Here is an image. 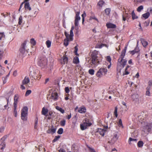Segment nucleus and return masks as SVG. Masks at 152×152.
Wrapping results in <instances>:
<instances>
[{
  "instance_id": "obj_1",
  "label": "nucleus",
  "mask_w": 152,
  "mask_h": 152,
  "mask_svg": "<svg viewBox=\"0 0 152 152\" xmlns=\"http://www.w3.org/2000/svg\"><path fill=\"white\" fill-rule=\"evenodd\" d=\"M126 50V47H125V48L122 50L119 58L118 59L117 68L120 71L124 67L127 63V61L126 59H124L125 55Z\"/></svg>"
},
{
  "instance_id": "obj_2",
  "label": "nucleus",
  "mask_w": 152,
  "mask_h": 152,
  "mask_svg": "<svg viewBox=\"0 0 152 152\" xmlns=\"http://www.w3.org/2000/svg\"><path fill=\"white\" fill-rule=\"evenodd\" d=\"M27 43L26 41H24L21 45L19 49L20 55L23 57H25L28 52L29 49Z\"/></svg>"
},
{
  "instance_id": "obj_3",
  "label": "nucleus",
  "mask_w": 152,
  "mask_h": 152,
  "mask_svg": "<svg viewBox=\"0 0 152 152\" xmlns=\"http://www.w3.org/2000/svg\"><path fill=\"white\" fill-rule=\"evenodd\" d=\"M98 54V51L96 50L93 51L92 53L91 59L92 63L94 65H97L99 64L100 61L97 56Z\"/></svg>"
},
{
  "instance_id": "obj_4",
  "label": "nucleus",
  "mask_w": 152,
  "mask_h": 152,
  "mask_svg": "<svg viewBox=\"0 0 152 152\" xmlns=\"http://www.w3.org/2000/svg\"><path fill=\"white\" fill-rule=\"evenodd\" d=\"M48 60L47 58L44 56H40L39 60L38 62V65L42 68H45L47 67Z\"/></svg>"
},
{
  "instance_id": "obj_5",
  "label": "nucleus",
  "mask_w": 152,
  "mask_h": 152,
  "mask_svg": "<svg viewBox=\"0 0 152 152\" xmlns=\"http://www.w3.org/2000/svg\"><path fill=\"white\" fill-rule=\"evenodd\" d=\"M30 75L36 80H39L41 77L40 71L37 69L30 71Z\"/></svg>"
},
{
  "instance_id": "obj_6",
  "label": "nucleus",
  "mask_w": 152,
  "mask_h": 152,
  "mask_svg": "<svg viewBox=\"0 0 152 152\" xmlns=\"http://www.w3.org/2000/svg\"><path fill=\"white\" fill-rule=\"evenodd\" d=\"M28 110V108L26 106L24 107L21 110V118L24 121L27 120Z\"/></svg>"
},
{
  "instance_id": "obj_7",
  "label": "nucleus",
  "mask_w": 152,
  "mask_h": 152,
  "mask_svg": "<svg viewBox=\"0 0 152 152\" xmlns=\"http://www.w3.org/2000/svg\"><path fill=\"white\" fill-rule=\"evenodd\" d=\"M118 136L117 133L115 134L112 139L111 140V141L110 142L109 141L108 142V143L111 144H113L118 140Z\"/></svg>"
},
{
  "instance_id": "obj_8",
  "label": "nucleus",
  "mask_w": 152,
  "mask_h": 152,
  "mask_svg": "<svg viewBox=\"0 0 152 152\" xmlns=\"http://www.w3.org/2000/svg\"><path fill=\"white\" fill-rule=\"evenodd\" d=\"M5 47L3 45H0V59H1L3 57L4 51L5 50Z\"/></svg>"
},
{
  "instance_id": "obj_9",
  "label": "nucleus",
  "mask_w": 152,
  "mask_h": 152,
  "mask_svg": "<svg viewBox=\"0 0 152 152\" xmlns=\"http://www.w3.org/2000/svg\"><path fill=\"white\" fill-rule=\"evenodd\" d=\"M19 98V96L18 94L15 95L14 99V106H17V104L18 102Z\"/></svg>"
},
{
  "instance_id": "obj_10",
  "label": "nucleus",
  "mask_w": 152,
  "mask_h": 152,
  "mask_svg": "<svg viewBox=\"0 0 152 152\" xmlns=\"http://www.w3.org/2000/svg\"><path fill=\"white\" fill-rule=\"evenodd\" d=\"M68 60V58L66 56H63L61 59V64H64L67 62Z\"/></svg>"
},
{
  "instance_id": "obj_11",
  "label": "nucleus",
  "mask_w": 152,
  "mask_h": 152,
  "mask_svg": "<svg viewBox=\"0 0 152 152\" xmlns=\"http://www.w3.org/2000/svg\"><path fill=\"white\" fill-rule=\"evenodd\" d=\"M140 40L144 48H146L148 45V42L144 39L140 38Z\"/></svg>"
},
{
  "instance_id": "obj_12",
  "label": "nucleus",
  "mask_w": 152,
  "mask_h": 152,
  "mask_svg": "<svg viewBox=\"0 0 152 152\" xmlns=\"http://www.w3.org/2000/svg\"><path fill=\"white\" fill-rule=\"evenodd\" d=\"M106 130L104 129L98 128L96 132L99 133L102 136L104 135Z\"/></svg>"
},
{
  "instance_id": "obj_13",
  "label": "nucleus",
  "mask_w": 152,
  "mask_h": 152,
  "mask_svg": "<svg viewBox=\"0 0 152 152\" xmlns=\"http://www.w3.org/2000/svg\"><path fill=\"white\" fill-rule=\"evenodd\" d=\"M130 66L128 65L126 67L125 71L123 72V75L124 76L126 75H127L129 74L130 70L129 69L130 68Z\"/></svg>"
},
{
  "instance_id": "obj_14",
  "label": "nucleus",
  "mask_w": 152,
  "mask_h": 152,
  "mask_svg": "<svg viewBox=\"0 0 152 152\" xmlns=\"http://www.w3.org/2000/svg\"><path fill=\"white\" fill-rule=\"evenodd\" d=\"M51 98L55 100H57L58 98V94L56 92H53L51 95Z\"/></svg>"
},
{
  "instance_id": "obj_15",
  "label": "nucleus",
  "mask_w": 152,
  "mask_h": 152,
  "mask_svg": "<svg viewBox=\"0 0 152 152\" xmlns=\"http://www.w3.org/2000/svg\"><path fill=\"white\" fill-rule=\"evenodd\" d=\"M48 110L47 108L43 107L42 108L41 113L42 115H45L46 116H48V115H47V114L48 112Z\"/></svg>"
},
{
  "instance_id": "obj_16",
  "label": "nucleus",
  "mask_w": 152,
  "mask_h": 152,
  "mask_svg": "<svg viewBox=\"0 0 152 152\" xmlns=\"http://www.w3.org/2000/svg\"><path fill=\"white\" fill-rule=\"evenodd\" d=\"M106 26L108 28H116L115 25L111 23H107L106 24Z\"/></svg>"
},
{
  "instance_id": "obj_17",
  "label": "nucleus",
  "mask_w": 152,
  "mask_h": 152,
  "mask_svg": "<svg viewBox=\"0 0 152 152\" xmlns=\"http://www.w3.org/2000/svg\"><path fill=\"white\" fill-rule=\"evenodd\" d=\"M30 82V80L28 77H25L23 80L22 82L23 85L27 84Z\"/></svg>"
},
{
  "instance_id": "obj_18",
  "label": "nucleus",
  "mask_w": 152,
  "mask_h": 152,
  "mask_svg": "<svg viewBox=\"0 0 152 152\" xmlns=\"http://www.w3.org/2000/svg\"><path fill=\"white\" fill-rule=\"evenodd\" d=\"M86 111V109L84 107H80L78 110V112L81 113H85Z\"/></svg>"
},
{
  "instance_id": "obj_19",
  "label": "nucleus",
  "mask_w": 152,
  "mask_h": 152,
  "mask_svg": "<svg viewBox=\"0 0 152 152\" xmlns=\"http://www.w3.org/2000/svg\"><path fill=\"white\" fill-rule=\"evenodd\" d=\"M150 13L149 12L142 15L141 18H143L145 19H147L150 16Z\"/></svg>"
},
{
  "instance_id": "obj_20",
  "label": "nucleus",
  "mask_w": 152,
  "mask_h": 152,
  "mask_svg": "<svg viewBox=\"0 0 152 152\" xmlns=\"http://www.w3.org/2000/svg\"><path fill=\"white\" fill-rule=\"evenodd\" d=\"M145 128L147 130V131L148 132H149L151 128V124L148 123L144 126Z\"/></svg>"
},
{
  "instance_id": "obj_21",
  "label": "nucleus",
  "mask_w": 152,
  "mask_h": 152,
  "mask_svg": "<svg viewBox=\"0 0 152 152\" xmlns=\"http://www.w3.org/2000/svg\"><path fill=\"white\" fill-rule=\"evenodd\" d=\"M139 51L138 48H136L134 50L130 51V54L132 55H134L136 53H137Z\"/></svg>"
},
{
  "instance_id": "obj_22",
  "label": "nucleus",
  "mask_w": 152,
  "mask_h": 152,
  "mask_svg": "<svg viewBox=\"0 0 152 152\" xmlns=\"http://www.w3.org/2000/svg\"><path fill=\"white\" fill-rule=\"evenodd\" d=\"M101 72L102 73L103 75H105L106 74L107 70L106 69V68H102L99 69V70H101Z\"/></svg>"
},
{
  "instance_id": "obj_23",
  "label": "nucleus",
  "mask_w": 152,
  "mask_h": 152,
  "mask_svg": "<svg viewBox=\"0 0 152 152\" xmlns=\"http://www.w3.org/2000/svg\"><path fill=\"white\" fill-rule=\"evenodd\" d=\"M79 14L80 12H76L75 20L79 21L80 20V18L79 16Z\"/></svg>"
},
{
  "instance_id": "obj_24",
  "label": "nucleus",
  "mask_w": 152,
  "mask_h": 152,
  "mask_svg": "<svg viewBox=\"0 0 152 152\" xmlns=\"http://www.w3.org/2000/svg\"><path fill=\"white\" fill-rule=\"evenodd\" d=\"M73 62L75 64H78L79 63V60L78 57L76 56L74 58L73 60Z\"/></svg>"
},
{
  "instance_id": "obj_25",
  "label": "nucleus",
  "mask_w": 152,
  "mask_h": 152,
  "mask_svg": "<svg viewBox=\"0 0 152 152\" xmlns=\"http://www.w3.org/2000/svg\"><path fill=\"white\" fill-rule=\"evenodd\" d=\"M101 70H99L97 72L96 74V76L97 77L100 78L102 77L103 75L102 73L101 72Z\"/></svg>"
},
{
  "instance_id": "obj_26",
  "label": "nucleus",
  "mask_w": 152,
  "mask_h": 152,
  "mask_svg": "<svg viewBox=\"0 0 152 152\" xmlns=\"http://www.w3.org/2000/svg\"><path fill=\"white\" fill-rule=\"evenodd\" d=\"M24 7L26 9H28L29 10H31V7L29 6V3L28 2H26L25 3Z\"/></svg>"
},
{
  "instance_id": "obj_27",
  "label": "nucleus",
  "mask_w": 152,
  "mask_h": 152,
  "mask_svg": "<svg viewBox=\"0 0 152 152\" xmlns=\"http://www.w3.org/2000/svg\"><path fill=\"white\" fill-rule=\"evenodd\" d=\"M1 15L2 16H3L4 18L8 17V16H10V13L9 12H6L4 13H1Z\"/></svg>"
},
{
  "instance_id": "obj_28",
  "label": "nucleus",
  "mask_w": 152,
  "mask_h": 152,
  "mask_svg": "<svg viewBox=\"0 0 152 152\" xmlns=\"http://www.w3.org/2000/svg\"><path fill=\"white\" fill-rule=\"evenodd\" d=\"M38 118H36L35 119L34 123V128L35 129H37L38 127Z\"/></svg>"
},
{
  "instance_id": "obj_29",
  "label": "nucleus",
  "mask_w": 152,
  "mask_h": 152,
  "mask_svg": "<svg viewBox=\"0 0 152 152\" xmlns=\"http://www.w3.org/2000/svg\"><path fill=\"white\" fill-rule=\"evenodd\" d=\"M87 147L88 148V151L90 152H96L95 150L93 148L91 147L88 145H87Z\"/></svg>"
},
{
  "instance_id": "obj_30",
  "label": "nucleus",
  "mask_w": 152,
  "mask_h": 152,
  "mask_svg": "<svg viewBox=\"0 0 152 152\" xmlns=\"http://www.w3.org/2000/svg\"><path fill=\"white\" fill-rule=\"evenodd\" d=\"M56 109L58 110V111H60L61 113H64V110L62 109L61 107H60L59 106H56Z\"/></svg>"
},
{
  "instance_id": "obj_31",
  "label": "nucleus",
  "mask_w": 152,
  "mask_h": 152,
  "mask_svg": "<svg viewBox=\"0 0 152 152\" xmlns=\"http://www.w3.org/2000/svg\"><path fill=\"white\" fill-rule=\"evenodd\" d=\"M132 16L133 20L137 19L138 18V17L135 15L134 10H133L132 12Z\"/></svg>"
},
{
  "instance_id": "obj_32",
  "label": "nucleus",
  "mask_w": 152,
  "mask_h": 152,
  "mask_svg": "<svg viewBox=\"0 0 152 152\" xmlns=\"http://www.w3.org/2000/svg\"><path fill=\"white\" fill-rule=\"evenodd\" d=\"M137 141V140L136 139H134L131 137H130L128 140V142L129 145H131L132 144L131 142V141H135L136 142Z\"/></svg>"
},
{
  "instance_id": "obj_33",
  "label": "nucleus",
  "mask_w": 152,
  "mask_h": 152,
  "mask_svg": "<svg viewBox=\"0 0 152 152\" xmlns=\"http://www.w3.org/2000/svg\"><path fill=\"white\" fill-rule=\"evenodd\" d=\"M85 122H84V125L86 126V127H87L90 126L91 125V122H87L86 121Z\"/></svg>"
},
{
  "instance_id": "obj_34",
  "label": "nucleus",
  "mask_w": 152,
  "mask_h": 152,
  "mask_svg": "<svg viewBox=\"0 0 152 152\" xmlns=\"http://www.w3.org/2000/svg\"><path fill=\"white\" fill-rule=\"evenodd\" d=\"M69 40L68 39H64V45L66 46H67L69 44Z\"/></svg>"
},
{
  "instance_id": "obj_35",
  "label": "nucleus",
  "mask_w": 152,
  "mask_h": 152,
  "mask_svg": "<svg viewBox=\"0 0 152 152\" xmlns=\"http://www.w3.org/2000/svg\"><path fill=\"white\" fill-rule=\"evenodd\" d=\"M14 115L15 117H16L17 116V106H14Z\"/></svg>"
},
{
  "instance_id": "obj_36",
  "label": "nucleus",
  "mask_w": 152,
  "mask_h": 152,
  "mask_svg": "<svg viewBox=\"0 0 152 152\" xmlns=\"http://www.w3.org/2000/svg\"><path fill=\"white\" fill-rule=\"evenodd\" d=\"M66 124V121L64 119L61 120L60 122V125L61 126H64Z\"/></svg>"
},
{
  "instance_id": "obj_37",
  "label": "nucleus",
  "mask_w": 152,
  "mask_h": 152,
  "mask_svg": "<svg viewBox=\"0 0 152 152\" xmlns=\"http://www.w3.org/2000/svg\"><path fill=\"white\" fill-rule=\"evenodd\" d=\"M51 43V42L49 40L47 41L46 42V44L47 47L48 48H50V47Z\"/></svg>"
},
{
  "instance_id": "obj_38",
  "label": "nucleus",
  "mask_w": 152,
  "mask_h": 152,
  "mask_svg": "<svg viewBox=\"0 0 152 152\" xmlns=\"http://www.w3.org/2000/svg\"><path fill=\"white\" fill-rule=\"evenodd\" d=\"M50 129L52 133H54L56 132V128H54L53 125L51 126V128Z\"/></svg>"
},
{
  "instance_id": "obj_39",
  "label": "nucleus",
  "mask_w": 152,
  "mask_h": 152,
  "mask_svg": "<svg viewBox=\"0 0 152 152\" xmlns=\"http://www.w3.org/2000/svg\"><path fill=\"white\" fill-rule=\"evenodd\" d=\"M74 48H75V50L74 51V53L77 56H79V54H78L77 53V52L78 50L77 46H77H75V47Z\"/></svg>"
},
{
  "instance_id": "obj_40",
  "label": "nucleus",
  "mask_w": 152,
  "mask_h": 152,
  "mask_svg": "<svg viewBox=\"0 0 152 152\" xmlns=\"http://www.w3.org/2000/svg\"><path fill=\"white\" fill-rule=\"evenodd\" d=\"M143 144L142 141H140L137 143V146L139 147H142L143 146Z\"/></svg>"
},
{
  "instance_id": "obj_41",
  "label": "nucleus",
  "mask_w": 152,
  "mask_h": 152,
  "mask_svg": "<svg viewBox=\"0 0 152 152\" xmlns=\"http://www.w3.org/2000/svg\"><path fill=\"white\" fill-rule=\"evenodd\" d=\"M118 125L119 127H121L122 128H124V126L122 123V121L121 119H120L119 120L118 122Z\"/></svg>"
},
{
  "instance_id": "obj_42",
  "label": "nucleus",
  "mask_w": 152,
  "mask_h": 152,
  "mask_svg": "<svg viewBox=\"0 0 152 152\" xmlns=\"http://www.w3.org/2000/svg\"><path fill=\"white\" fill-rule=\"evenodd\" d=\"M5 147V144L4 142H2L0 144V148L1 150L3 149Z\"/></svg>"
},
{
  "instance_id": "obj_43",
  "label": "nucleus",
  "mask_w": 152,
  "mask_h": 152,
  "mask_svg": "<svg viewBox=\"0 0 152 152\" xmlns=\"http://www.w3.org/2000/svg\"><path fill=\"white\" fill-rule=\"evenodd\" d=\"M63 129L62 128H60L58 129L57 132L58 134H61L63 133Z\"/></svg>"
},
{
  "instance_id": "obj_44",
  "label": "nucleus",
  "mask_w": 152,
  "mask_h": 152,
  "mask_svg": "<svg viewBox=\"0 0 152 152\" xmlns=\"http://www.w3.org/2000/svg\"><path fill=\"white\" fill-rule=\"evenodd\" d=\"M60 137V136L58 135L57 136H56L53 139V142H54L57 141L58 140Z\"/></svg>"
},
{
  "instance_id": "obj_45",
  "label": "nucleus",
  "mask_w": 152,
  "mask_h": 152,
  "mask_svg": "<svg viewBox=\"0 0 152 152\" xmlns=\"http://www.w3.org/2000/svg\"><path fill=\"white\" fill-rule=\"evenodd\" d=\"M80 127L81 129L82 130H84L87 129V127H86V126H84V123L83 124L80 125Z\"/></svg>"
},
{
  "instance_id": "obj_46",
  "label": "nucleus",
  "mask_w": 152,
  "mask_h": 152,
  "mask_svg": "<svg viewBox=\"0 0 152 152\" xmlns=\"http://www.w3.org/2000/svg\"><path fill=\"white\" fill-rule=\"evenodd\" d=\"M117 110L118 108L117 107H115V110L114 112V115H115L116 118H117L118 117V113H117Z\"/></svg>"
},
{
  "instance_id": "obj_47",
  "label": "nucleus",
  "mask_w": 152,
  "mask_h": 152,
  "mask_svg": "<svg viewBox=\"0 0 152 152\" xmlns=\"http://www.w3.org/2000/svg\"><path fill=\"white\" fill-rule=\"evenodd\" d=\"M105 12L106 14L107 15H108L110 13V10L109 8H106L105 10Z\"/></svg>"
},
{
  "instance_id": "obj_48",
  "label": "nucleus",
  "mask_w": 152,
  "mask_h": 152,
  "mask_svg": "<svg viewBox=\"0 0 152 152\" xmlns=\"http://www.w3.org/2000/svg\"><path fill=\"white\" fill-rule=\"evenodd\" d=\"M143 9V7L142 5H141L139 6L137 8V11L138 12H140L141 10Z\"/></svg>"
},
{
  "instance_id": "obj_49",
  "label": "nucleus",
  "mask_w": 152,
  "mask_h": 152,
  "mask_svg": "<svg viewBox=\"0 0 152 152\" xmlns=\"http://www.w3.org/2000/svg\"><path fill=\"white\" fill-rule=\"evenodd\" d=\"M88 72L91 75H93L94 74V70L93 69H91L89 70Z\"/></svg>"
},
{
  "instance_id": "obj_50",
  "label": "nucleus",
  "mask_w": 152,
  "mask_h": 152,
  "mask_svg": "<svg viewBox=\"0 0 152 152\" xmlns=\"http://www.w3.org/2000/svg\"><path fill=\"white\" fill-rule=\"evenodd\" d=\"M30 42L33 45H34L36 44V42L34 39L32 38L31 39Z\"/></svg>"
},
{
  "instance_id": "obj_51",
  "label": "nucleus",
  "mask_w": 152,
  "mask_h": 152,
  "mask_svg": "<svg viewBox=\"0 0 152 152\" xmlns=\"http://www.w3.org/2000/svg\"><path fill=\"white\" fill-rule=\"evenodd\" d=\"M104 3V2L102 1H99L98 3V5L100 7H102Z\"/></svg>"
},
{
  "instance_id": "obj_52",
  "label": "nucleus",
  "mask_w": 152,
  "mask_h": 152,
  "mask_svg": "<svg viewBox=\"0 0 152 152\" xmlns=\"http://www.w3.org/2000/svg\"><path fill=\"white\" fill-rule=\"evenodd\" d=\"M13 94V91H9L7 93V96H10L12 95Z\"/></svg>"
},
{
  "instance_id": "obj_53",
  "label": "nucleus",
  "mask_w": 152,
  "mask_h": 152,
  "mask_svg": "<svg viewBox=\"0 0 152 152\" xmlns=\"http://www.w3.org/2000/svg\"><path fill=\"white\" fill-rule=\"evenodd\" d=\"M5 36V35L4 32L0 33V41Z\"/></svg>"
},
{
  "instance_id": "obj_54",
  "label": "nucleus",
  "mask_w": 152,
  "mask_h": 152,
  "mask_svg": "<svg viewBox=\"0 0 152 152\" xmlns=\"http://www.w3.org/2000/svg\"><path fill=\"white\" fill-rule=\"evenodd\" d=\"M31 92V90H28L26 91V92L25 96H27L29 95Z\"/></svg>"
},
{
  "instance_id": "obj_55",
  "label": "nucleus",
  "mask_w": 152,
  "mask_h": 152,
  "mask_svg": "<svg viewBox=\"0 0 152 152\" xmlns=\"http://www.w3.org/2000/svg\"><path fill=\"white\" fill-rule=\"evenodd\" d=\"M5 128L4 126H1L0 127V133H2L4 130Z\"/></svg>"
},
{
  "instance_id": "obj_56",
  "label": "nucleus",
  "mask_w": 152,
  "mask_h": 152,
  "mask_svg": "<svg viewBox=\"0 0 152 152\" xmlns=\"http://www.w3.org/2000/svg\"><path fill=\"white\" fill-rule=\"evenodd\" d=\"M22 16H20L19 17V21H18V24L19 25H20L22 23Z\"/></svg>"
},
{
  "instance_id": "obj_57",
  "label": "nucleus",
  "mask_w": 152,
  "mask_h": 152,
  "mask_svg": "<svg viewBox=\"0 0 152 152\" xmlns=\"http://www.w3.org/2000/svg\"><path fill=\"white\" fill-rule=\"evenodd\" d=\"M86 14L85 12H84L83 13L82 15V23L83 24L84 22V21L85 16H86Z\"/></svg>"
},
{
  "instance_id": "obj_58",
  "label": "nucleus",
  "mask_w": 152,
  "mask_h": 152,
  "mask_svg": "<svg viewBox=\"0 0 152 152\" xmlns=\"http://www.w3.org/2000/svg\"><path fill=\"white\" fill-rule=\"evenodd\" d=\"M106 60L109 62L110 63H111V58L110 56H108L106 57Z\"/></svg>"
},
{
  "instance_id": "obj_59",
  "label": "nucleus",
  "mask_w": 152,
  "mask_h": 152,
  "mask_svg": "<svg viewBox=\"0 0 152 152\" xmlns=\"http://www.w3.org/2000/svg\"><path fill=\"white\" fill-rule=\"evenodd\" d=\"M73 36L69 35V36L68 39L69 41H72L73 40Z\"/></svg>"
},
{
  "instance_id": "obj_60",
  "label": "nucleus",
  "mask_w": 152,
  "mask_h": 152,
  "mask_svg": "<svg viewBox=\"0 0 152 152\" xmlns=\"http://www.w3.org/2000/svg\"><path fill=\"white\" fill-rule=\"evenodd\" d=\"M92 19H94L97 21L98 22V19L96 18L94 16H91L89 20H91Z\"/></svg>"
},
{
  "instance_id": "obj_61",
  "label": "nucleus",
  "mask_w": 152,
  "mask_h": 152,
  "mask_svg": "<svg viewBox=\"0 0 152 152\" xmlns=\"http://www.w3.org/2000/svg\"><path fill=\"white\" fill-rule=\"evenodd\" d=\"M65 91L66 93H68L69 92L70 90L68 87H67L65 88Z\"/></svg>"
},
{
  "instance_id": "obj_62",
  "label": "nucleus",
  "mask_w": 152,
  "mask_h": 152,
  "mask_svg": "<svg viewBox=\"0 0 152 152\" xmlns=\"http://www.w3.org/2000/svg\"><path fill=\"white\" fill-rule=\"evenodd\" d=\"M74 27H72L70 31V35L74 36L73 31L74 29Z\"/></svg>"
},
{
  "instance_id": "obj_63",
  "label": "nucleus",
  "mask_w": 152,
  "mask_h": 152,
  "mask_svg": "<svg viewBox=\"0 0 152 152\" xmlns=\"http://www.w3.org/2000/svg\"><path fill=\"white\" fill-rule=\"evenodd\" d=\"M124 16L126 18H127L128 17H130V13H126V14H125Z\"/></svg>"
},
{
  "instance_id": "obj_64",
  "label": "nucleus",
  "mask_w": 152,
  "mask_h": 152,
  "mask_svg": "<svg viewBox=\"0 0 152 152\" xmlns=\"http://www.w3.org/2000/svg\"><path fill=\"white\" fill-rule=\"evenodd\" d=\"M148 85L152 87V80H150L148 82Z\"/></svg>"
}]
</instances>
